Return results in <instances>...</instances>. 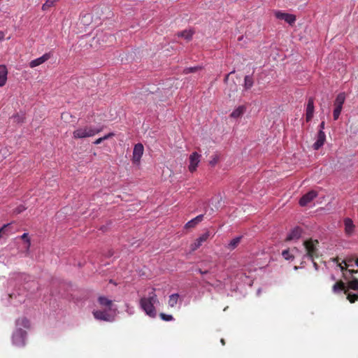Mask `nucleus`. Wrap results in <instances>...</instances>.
I'll list each match as a JSON object with an SVG mask.
<instances>
[{
    "label": "nucleus",
    "instance_id": "nucleus-1",
    "mask_svg": "<svg viewBox=\"0 0 358 358\" xmlns=\"http://www.w3.org/2000/svg\"><path fill=\"white\" fill-rule=\"evenodd\" d=\"M158 301L157 296L155 294V288H152L150 292H148V296L142 297L140 300V306L145 312L146 315L155 317L157 311L154 304Z\"/></svg>",
    "mask_w": 358,
    "mask_h": 358
},
{
    "label": "nucleus",
    "instance_id": "nucleus-2",
    "mask_svg": "<svg viewBox=\"0 0 358 358\" xmlns=\"http://www.w3.org/2000/svg\"><path fill=\"white\" fill-rule=\"evenodd\" d=\"M102 129H94V127L91 125H85L78 127V129L73 131V137L76 139L92 137L100 133Z\"/></svg>",
    "mask_w": 358,
    "mask_h": 358
},
{
    "label": "nucleus",
    "instance_id": "nucleus-3",
    "mask_svg": "<svg viewBox=\"0 0 358 358\" xmlns=\"http://www.w3.org/2000/svg\"><path fill=\"white\" fill-rule=\"evenodd\" d=\"M318 245V240L310 238L303 241L306 255L313 261L319 257Z\"/></svg>",
    "mask_w": 358,
    "mask_h": 358
},
{
    "label": "nucleus",
    "instance_id": "nucleus-4",
    "mask_svg": "<svg viewBox=\"0 0 358 358\" xmlns=\"http://www.w3.org/2000/svg\"><path fill=\"white\" fill-rule=\"evenodd\" d=\"M27 331L21 328L17 329L13 334V343L18 347L25 345Z\"/></svg>",
    "mask_w": 358,
    "mask_h": 358
},
{
    "label": "nucleus",
    "instance_id": "nucleus-5",
    "mask_svg": "<svg viewBox=\"0 0 358 358\" xmlns=\"http://www.w3.org/2000/svg\"><path fill=\"white\" fill-rule=\"evenodd\" d=\"M201 155L196 152H193L189 156V170L190 172H194L196 170V168L201 162Z\"/></svg>",
    "mask_w": 358,
    "mask_h": 358
},
{
    "label": "nucleus",
    "instance_id": "nucleus-6",
    "mask_svg": "<svg viewBox=\"0 0 358 358\" xmlns=\"http://www.w3.org/2000/svg\"><path fill=\"white\" fill-rule=\"evenodd\" d=\"M144 152V147L141 143H138L134 145L133 149V162L134 164H139L141 157Z\"/></svg>",
    "mask_w": 358,
    "mask_h": 358
},
{
    "label": "nucleus",
    "instance_id": "nucleus-7",
    "mask_svg": "<svg viewBox=\"0 0 358 358\" xmlns=\"http://www.w3.org/2000/svg\"><path fill=\"white\" fill-rule=\"evenodd\" d=\"M318 195V193L316 191L312 190L308 192V193L303 194L299 200V205L301 206H306L308 203H310L315 198H316Z\"/></svg>",
    "mask_w": 358,
    "mask_h": 358
},
{
    "label": "nucleus",
    "instance_id": "nucleus-8",
    "mask_svg": "<svg viewBox=\"0 0 358 358\" xmlns=\"http://www.w3.org/2000/svg\"><path fill=\"white\" fill-rule=\"evenodd\" d=\"M210 236V232H204L203 235L199 237L193 243L190 245L192 251H195L199 248L202 244L206 241Z\"/></svg>",
    "mask_w": 358,
    "mask_h": 358
},
{
    "label": "nucleus",
    "instance_id": "nucleus-9",
    "mask_svg": "<svg viewBox=\"0 0 358 358\" xmlns=\"http://www.w3.org/2000/svg\"><path fill=\"white\" fill-rule=\"evenodd\" d=\"M315 110V106H314V99L313 97H310L306 109V122H309L312 120L313 117Z\"/></svg>",
    "mask_w": 358,
    "mask_h": 358
},
{
    "label": "nucleus",
    "instance_id": "nucleus-10",
    "mask_svg": "<svg viewBox=\"0 0 358 358\" xmlns=\"http://www.w3.org/2000/svg\"><path fill=\"white\" fill-rule=\"evenodd\" d=\"M274 15H275L276 18L284 20L289 24H292L296 21V16L292 14L277 11Z\"/></svg>",
    "mask_w": 358,
    "mask_h": 358
},
{
    "label": "nucleus",
    "instance_id": "nucleus-11",
    "mask_svg": "<svg viewBox=\"0 0 358 358\" xmlns=\"http://www.w3.org/2000/svg\"><path fill=\"white\" fill-rule=\"evenodd\" d=\"M326 140V135L324 131H319L317 132V141L315 142V143L313 145V148L315 150H318L321 147L324 145V143Z\"/></svg>",
    "mask_w": 358,
    "mask_h": 358
},
{
    "label": "nucleus",
    "instance_id": "nucleus-12",
    "mask_svg": "<svg viewBox=\"0 0 358 358\" xmlns=\"http://www.w3.org/2000/svg\"><path fill=\"white\" fill-rule=\"evenodd\" d=\"M302 233L303 229L301 227H294L291 230L290 233L286 238V241L297 240L301 238Z\"/></svg>",
    "mask_w": 358,
    "mask_h": 358
},
{
    "label": "nucleus",
    "instance_id": "nucleus-13",
    "mask_svg": "<svg viewBox=\"0 0 358 358\" xmlns=\"http://www.w3.org/2000/svg\"><path fill=\"white\" fill-rule=\"evenodd\" d=\"M346 100V94L345 92L339 93L334 102V108L342 110L343 106Z\"/></svg>",
    "mask_w": 358,
    "mask_h": 358
},
{
    "label": "nucleus",
    "instance_id": "nucleus-14",
    "mask_svg": "<svg viewBox=\"0 0 358 358\" xmlns=\"http://www.w3.org/2000/svg\"><path fill=\"white\" fill-rule=\"evenodd\" d=\"M345 224V232L347 236H351L354 233L355 225L350 218H345L344 220Z\"/></svg>",
    "mask_w": 358,
    "mask_h": 358
},
{
    "label": "nucleus",
    "instance_id": "nucleus-15",
    "mask_svg": "<svg viewBox=\"0 0 358 358\" xmlns=\"http://www.w3.org/2000/svg\"><path fill=\"white\" fill-rule=\"evenodd\" d=\"M50 57V53H45L42 57L32 60L29 63V66L31 68L36 67L40 64L47 62Z\"/></svg>",
    "mask_w": 358,
    "mask_h": 358
},
{
    "label": "nucleus",
    "instance_id": "nucleus-16",
    "mask_svg": "<svg viewBox=\"0 0 358 358\" xmlns=\"http://www.w3.org/2000/svg\"><path fill=\"white\" fill-rule=\"evenodd\" d=\"M247 110L245 106H239L232 110L230 117L234 119L239 118L243 115Z\"/></svg>",
    "mask_w": 358,
    "mask_h": 358
},
{
    "label": "nucleus",
    "instance_id": "nucleus-17",
    "mask_svg": "<svg viewBox=\"0 0 358 358\" xmlns=\"http://www.w3.org/2000/svg\"><path fill=\"white\" fill-rule=\"evenodd\" d=\"M92 314L96 320L104 321L110 320V315L106 313V310H94Z\"/></svg>",
    "mask_w": 358,
    "mask_h": 358
},
{
    "label": "nucleus",
    "instance_id": "nucleus-18",
    "mask_svg": "<svg viewBox=\"0 0 358 358\" xmlns=\"http://www.w3.org/2000/svg\"><path fill=\"white\" fill-rule=\"evenodd\" d=\"M7 69L6 65H0V87L5 86L7 80Z\"/></svg>",
    "mask_w": 358,
    "mask_h": 358
},
{
    "label": "nucleus",
    "instance_id": "nucleus-19",
    "mask_svg": "<svg viewBox=\"0 0 358 358\" xmlns=\"http://www.w3.org/2000/svg\"><path fill=\"white\" fill-rule=\"evenodd\" d=\"M204 215L203 214L199 215L195 218L189 221L185 226L186 229L193 228L196 226L199 223L203 221Z\"/></svg>",
    "mask_w": 358,
    "mask_h": 358
},
{
    "label": "nucleus",
    "instance_id": "nucleus-20",
    "mask_svg": "<svg viewBox=\"0 0 358 358\" xmlns=\"http://www.w3.org/2000/svg\"><path fill=\"white\" fill-rule=\"evenodd\" d=\"M98 302L101 306H105L106 310H110L113 305V301L107 299L106 296H99Z\"/></svg>",
    "mask_w": 358,
    "mask_h": 358
},
{
    "label": "nucleus",
    "instance_id": "nucleus-21",
    "mask_svg": "<svg viewBox=\"0 0 358 358\" xmlns=\"http://www.w3.org/2000/svg\"><path fill=\"white\" fill-rule=\"evenodd\" d=\"M332 290H333V292L334 293H338V292L339 291H342L343 290V292L345 293H348V290L345 289V283L340 280L337 282H336L333 287H332Z\"/></svg>",
    "mask_w": 358,
    "mask_h": 358
},
{
    "label": "nucleus",
    "instance_id": "nucleus-22",
    "mask_svg": "<svg viewBox=\"0 0 358 358\" xmlns=\"http://www.w3.org/2000/svg\"><path fill=\"white\" fill-rule=\"evenodd\" d=\"M17 326L24 327L25 329H29L30 327V322L29 320L25 317H20L16 321Z\"/></svg>",
    "mask_w": 358,
    "mask_h": 358
},
{
    "label": "nucleus",
    "instance_id": "nucleus-23",
    "mask_svg": "<svg viewBox=\"0 0 358 358\" xmlns=\"http://www.w3.org/2000/svg\"><path fill=\"white\" fill-rule=\"evenodd\" d=\"M194 32L192 30H184L180 32L177 33V36L178 37L185 38L187 41L192 40V37Z\"/></svg>",
    "mask_w": 358,
    "mask_h": 358
},
{
    "label": "nucleus",
    "instance_id": "nucleus-24",
    "mask_svg": "<svg viewBox=\"0 0 358 358\" xmlns=\"http://www.w3.org/2000/svg\"><path fill=\"white\" fill-rule=\"evenodd\" d=\"M59 0H46L44 3L42 5V10L43 11H48L50 10V8L55 6L56 3Z\"/></svg>",
    "mask_w": 358,
    "mask_h": 358
},
{
    "label": "nucleus",
    "instance_id": "nucleus-25",
    "mask_svg": "<svg viewBox=\"0 0 358 358\" xmlns=\"http://www.w3.org/2000/svg\"><path fill=\"white\" fill-rule=\"evenodd\" d=\"M242 239V236H238L235 238H233L228 245V248L231 250L235 249L236 247L240 243Z\"/></svg>",
    "mask_w": 358,
    "mask_h": 358
},
{
    "label": "nucleus",
    "instance_id": "nucleus-26",
    "mask_svg": "<svg viewBox=\"0 0 358 358\" xmlns=\"http://www.w3.org/2000/svg\"><path fill=\"white\" fill-rule=\"evenodd\" d=\"M200 69H202L201 66H192V67H187L186 69H183V73L184 74H189L192 73H195L198 71H200Z\"/></svg>",
    "mask_w": 358,
    "mask_h": 358
},
{
    "label": "nucleus",
    "instance_id": "nucleus-27",
    "mask_svg": "<svg viewBox=\"0 0 358 358\" xmlns=\"http://www.w3.org/2000/svg\"><path fill=\"white\" fill-rule=\"evenodd\" d=\"M253 79L252 76H246L245 77V83H244V88L248 90L250 89L252 87L253 85Z\"/></svg>",
    "mask_w": 358,
    "mask_h": 358
},
{
    "label": "nucleus",
    "instance_id": "nucleus-28",
    "mask_svg": "<svg viewBox=\"0 0 358 358\" xmlns=\"http://www.w3.org/2000/svg\"><path fill=\"white\" fill-rule=\"evenodd\" d=\"M179 298V295L178 294H172L169 296V299L168 301L169 306L171 307L176 306V304L178 302Z\"/></svg>",
    "mask_w": 358,
    "mask_h": 358
},
{
    "label": "nucleus",
    "instance_id": "nucleus-29",
    "mask_svg": "<svg viewBox=\"0 0 358 358\" xmlns=\"http://www.w3.org/2000/svg\"><path fill=\"white\" fill-rule=\"evenodd\" d=\"M114 134L113 133H109L106 135H105L103 137H101V138H99L97 139H96L94 141V145H99V143H102L103 141L110 138V137H113L114 136Z\"/></svg>",
    "mask_w": 358,
    "mask_h": 358
},
{
    "label": "nucleus",
    "instance_id": "nucleus-30",
    "mask_svg": "<svg viewBox=\"0 0 358 358\" xmlns=\"http://www.w3.org/2000/svg\"><path fill=\"white\" fill-rule=\"evenodd\" d=\"M348 286L350 289L358 290V279L353 278L352 280L348 282Z\"/></svg>",
    "mask_w": 358,
    "mask_h": 358
},
{
    "label": "nucleus",
    "instance_id": "nucleus-31",
    "mask_svg": "<svg viewBox=\"0 0 358 358\" xmlns=\"http://www.w3.org/2000/svg\"><path fill=\"white\" fill-rule=\"evenodd\" d=\"M347 295V299L350 303H355L358 300V294H345Z\"/></svg>",
    "mask_w": 358,
    "mask_h": 358
},
{
    "label": "nucleus",
    "instance_id": "nucleus-32",
    "mask_svg": "<svg viewBox=\"0 0 358 358\" xmlns=\"http://www.w3.org/2000/svg\"><path fill=\"white\" fill-rule=\"evenodd\" d=\"M20 238L24 240V241H25V242L27 243L26 248L28 250L30 248V245H31V241H30V239L28 237V234H23L20 236Z\"/></svg>",
    "mask_w": 358,
    "mask_h": 358
},
{
    "label": "nucleus",
    "instance_id": "nucleus-33",
    "mask_svg": "<svg viewBox=\"0 0 358 358\" xmlns=\"http://www.w3.org/2000/svg\"><path fill=\"white\" fill-rule=\"evenodd\" d=\"M219 162V156L217 155H213L210 159V165L214 166Z\"/></svg>",
    "mask_w": 358,
    "mask_h": 358
},
{
    "label": "nucleus",
    "instance_id": "nucleus-34",
    "mask_svg": "<svg viewBox=\"0 0 358 358\" xmlns=\"http://www.w3.org/2000/svg\"><path fill=\"white\" fill-rule=\"evenodd\" d=\"M352 262L351 259L344 260L343 262V264H344L345 266H343L342 264H339V267L341 268V271L346 270L348 268V267L350 266L349 262Z\"/></svg>",
    "mask_w": 358,
    "mask_h": 358
},
{
    "label": "nucleus",
    "instance_id": "nucleus-35",
    "mask_svg": "<svg viewBox=\"0 0 358 358\" xmlns=\"http://www.w3.org/2000/svg\"><path fill=\"white\" fill-rule=\"evenodd\" d=\"M282 255L285 259L287 260L293 259V256L292 255L289 250L282 251Z\"/></svg>",
    "mask_w": 358,
    "mask_h": 358
},
{
    "label": "nucleus",
    "instance_id": "nucleus-36",
    "mask_svg": "<svg viewBox=\"0 0 358 358\" xmlns=\"http://www.w3.org/2000/svg\"><path fill=\"white\" fill-rule=\"evenodd\" d=\"M342 110L334 108L333 110V117L334 120L338 119Z\"/></svg>",
    "mask_w": 358,
    "mask_h": 358
},
{
    "label": "nucleus",
    "instance_id": "nucleus-37",
    "mask_svg": "<svg viewBox=\"0 0 358 358\" xmlns=\"http://www.w3.org/2000/svg\"><path fill=\"white\" fill-rule=\"evenodd\" d=\"M160 317L163 320H165V321H170V320H173V315H166V314H164V313H161L160 314Z\"/></svg>",
    "mask_w": 358,
    "mask_h": 358
},
{
    "label": "nucleus",
    "instance_id": "nucleus-38",
    "mask_svg": "<svg viewBox=\"0 0 358 358\" xmlns=\"http://www.w3.org/2000/svg\"><path fill=\"white\" fill-rule=\"evenodd\" d=\"M13 118L15 122H18V123L22 122L24 119L23 115H16L13 116Z\"/></svg>",
    "mask_w": 358,
    "mask_h": 358
},
{
    "label": "nucleus",
    "instance_id": "nucleus-39",
    "mask_svg": "<svg viewBox=\"0 0 358 358\" xmlns=\"http://www.w3.org/2000/svg\"><path fill=\"white\" fill-rule=\"evenodd\" d=\"M10 224H4L1 229H0V238L3 237V235L6 231L8 228L9 227Z\"/></svg>",
    "mask_w": 358,
    "mask_h": 358
},
{
    "label": "nucleus",
    "instance_id": "nucleus-40",
    "mask_svg": "<svg viewBox=\"0 0 358 358\" xmlns=\"http://www.w3.org/2000/svg\"><path fill=\"white\" fill-rule=\"evenodd\" d=\"M324 124H325V123H324V121H322V122L320 124V125H319V127H320L319 131H323V130L324 129Z\"/></svg>",
    "mask_w": 358,
    "mask_h": 358
},
{
    "label": "nucleus",
    "instance_id": "nucleus-41",
    "mask_svg": "<svg viewBox=\"0 0 358 358\" xmlns=\"http://www.w3.org/2000/svg\"><path fill=\"white\" fill-rule=\"evenodd\" d=\"M24 210V208L20 206L19 208H17L15 210V213H21L22 211H23Z\"/></svg>",
    "mask_w": 358,
    "mask_h": 358
},
{
    "label": "nucleus",
    "instance_id": "nucleus-42",
    "mask_svg": "<svg viewBox=\"0 0 358 358\" xmlns=\"http://www.w3.org/2000/svg\"><path fill=\"white\" fill-rule=\"evenodd\" d=\"M348 271L351 273V274H353V273H358V270H354V269H348Z\"/></svg>",
    "mask_w": 358,
    "mask_h": 358
},
{
    "label": "nucleus",
    "instance_id": "nucleus-43",
    "mask_svg": "<svg viewBox=\"0 0 358 358\" xmlns=\"http://www.w3.org/2000/svg\"><path fill=\"white\" fill-rule=\"evenodd\" d=\"M4 36L5 34L3 31H0V41L2 40L4 38Z\"/></svg>",
    "mask_w": 358,
    "mask_h": 358
},
{
    "label": "nucleus",
    "instance_id": "nucleus-44",
    "mask_svg": "<svg viewBox=\"0 0 358 358\" xmlns=\"http://www.w3.org/2000/svg\"><path fill=\"white\" fill-rule=\"evenodd\" d=\"M198 271H199V272L200 273H201V274H205V273H208V271H203V270H201V269H199Z\"/></svg>",
    "mask_w": 358,
    "mask_h": 358
},
{
    "label": "nucleus",
    "instance_id": "nucleus-45",
    "mask_svg": "<svg viewBox=\"0 0 358 358\" xmlns=\"http://www.w3.org/2000/svg\"><path fill=\"white\" fill-rule=\"evenodd\" d=\"M233 92H236L237 91V87L236 85H234V89L232 90Z\"/></svg>",
    "mask_w": 358,
    "mask_h": 358
},
{
    "label": "nucleus",
    "instance_id": "nucleus-46",
    "mask_svg": "<svg viewBox=\"0 0 358 358\" xmlns=\"http://www.w3.org/2000/svg\"><path fill=\"white\" fill-rule=\"evenodd\" d=\"M220 342H221V343H222V345H224V344H225V341H224V339H221Z\"/></svg>",
    "mask_w": 358,
    "mask_h": 358
},
{
    "label": "nucleus",
    "instance_id": "nucleus-47",
    "mask_svg": "<svg viewBox=\"0 0 358 358\" xmlns=\"http://www.w3.org/2000/svg\"><path fill=\"white\" fill-rule=\"evenodd\" d=\"M230 74L226 76L224 80L227 81Z\"/></svg>",
    "mask_w": 358,
    "mask_h": 358
},
{
    "label": "nucleus",
    "instance_id": "nucleus-48",
    "mask_svg": "<svg viewBox=\"0 0 358 358\" xmlns=\"http://www.w3.org/2000/svg\"><path fill=\"white\" fill-rule=\"evenodd\" d=\"M355 264L358 266V257L355 259Z\"/></svg>",
    "mask_w": 358,
    "mask_h": 358
},
{
    "label": "nucleus",
    "instance_id": "nucleus-49",
    "mask_svg": "<svg viewBox=\"0 0 358 358\" xmlns=\"http://www.w3.org/2000/svg\"><path fill=\"white\" fill-rule=\"evenodd\" d=\"M2 0H0V1H1Z\"/></svg>",
    "mask_w": 358,
    "mask_h": 358
}]
</instances>
